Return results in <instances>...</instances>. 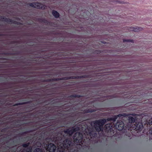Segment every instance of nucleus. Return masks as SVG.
Returning a JSON list of instances; mask_svg holds the SVG:
<instances>
[{"label":"nucleus","instance_id":"1","mask_svg":"<svg viewBox=\"0 0 152 152\" xmlns=\"http://www.w3.org/2000/svg\"><path fill=\"white\" fill-rule=\"evenodd\" d=\"M71 144V142L68 140H66L63 141V143L60 142L57 143V146L59 151L64 152L65 151V149H68Z\"/></svg>","mask_w":152,"mask_h":152},{"label":"nucleus","instance_id":"2","mask_svg":"<svg viewBox=\"0 0 152 152\" xmlns=\"http://www.w3.org/2000/svg\"><path fill=\"white\" fill-rule=\"evenodd\" d=\"M106 122V120L105 119L100 120L94 121V126L96 130L98 132L102 131L103 130L102 126Z\"/></svg>","mask_w":152,"mask_h":152},{"label":"nucleus","instance_id":"3","mask_svg":"<svg viewBox=\"0 0 152 152\" xmlns=\"http://www.w3.org/2000/svg\"><path fill=\"white\" fill-rule=\"evenodd\" d=\"M31 6L38 9H45L46 6L40 3L34 2L30 4L29 5Z\"/></svg>","mask_w":152,"mask_h":152},{"label":"nucleus","instance_id":"4","mask_svg":"<svg viewBox=\"0 0 152 152\" xmlns=\"http://www.w3.org/2000/svg\"><path fill=\"white\" fill-rule=\"evenodd\" d=\"M45 148L49 152H54L56 149V146L53 144L50 143L46 145Z\"/></svg>","mask_w":152,"mask_h":152},{"label":"nucleus","instance_id":"5","mask_svg":"<svg viewBox=\"0 0 152 152\" xmlns=\"http://www.w3.org/2000/svg\"><path fill=\"white\" fill-rule=\"evenodd\" d=\"M79 128L77 127L76 128L73 127L69 129L66 131H64L65 134H69V135H71L74 132H76V131L79 130Z\"/></svg>","mask_w":152,"mask_h":152},{"label":"nucleus","instance_id":"6","mask_svg":"<svg viewBox=\"0 0 152 152\" xmlns=\"http://www.w3.org/2000/svg\"><path fill=\"white\" fill-rule=\"evenodd\" d=\"M129 31H134L135 32H138L142 29V28L138 27H130L128 28Z\"/></svg>","mask_w":152,"mask_h":152},{"label":"nucleus","instance_id":"7","mask_svg":"<svg viewBox=\"0 0 152 152\" xmlns=\"http://www.w3.org/2000/svg\"><path fill=\"white\" fill-rule=\"evenodd\" d=\"M124 124L122 121L118 122L116 124V127L118 130H121L124 128Z\"/></svg>","mask_w":152,"mask_h":152},{"label":"nucleus","instance_id":"8","mask_svg":"<svg viewBox=\"0 0 152 152\" xmlns=\"http://www.w3.org/2000/svg\"><path fill=\"white\" fill-rule=\"evenodd\" d=\"M143 127L142 124L141 123H139L137 124L135 129L136 130H140L142 129Z\"/></svg>","mask_w":152,"mask_h":152},{"label":"nucleus","instance_id":"9","mask_svg":"<svg viewBox=\"0 0 152 152\" xmlns=\"http://www.w3.org/2000/svg\"><path fill=\"white\" fill-rule=\"evenodd\" d=\"M129 115V114L126 115L125 114H124L123 115L122 114H119L117 116H115L113 117L110 118V119L109 120H112V121H115L116 120V119L117 118V117H120V116H126Z\"/></svg>","mask_w":152,"mask_h":152},{"label":"nucleus","instance_id":"10","mask_svg":"<svg viewBox=\"0 0 152 152\" xmlns=\"http://www.w3.org/2000/svg\"><path fill=\"white\" fill-rule=\"evenodd\" d=\"M53 15L56 18H58L59 16V14L58 12L55 11H53L52 12Z\"/></svg>","mask_w":152,"mask_h":152},{"label":"nucleus","instance_id":"11","mask_svg":"<svg viewBox=\"0 0 152 152\" xmlns=\"http://www.w3.org/2000/svg\"><path fill=\"white\" fill-rule=\"evenodd\" d=\"M128 120L129 122L130 123L134 122L135 121L134 118L132 117H129Z\"/></svg>","mask_w":152,"mask_h":152},{"label":"nucleus","instance_id":"12","mask_svg":"<svg viewBox=\"0 0 152 152\" xmlns=\"http://www.w3.org/2000/svg\"><path fill=\"white\" fill-rule=\"evenodd\" d=\"M34 152H43V151L40 148H37L34 151Z\"/></svg>","mask_w":152,"mask_h":152},{"label":"nucleus","instance_id":"13","mask_svg":"<svg viewBox=\"0 0 152 152\" xmlns=\"http://www.w3.org/2000/svg\"><path fill=\"white\" fill-rule=\"evenodd\" d=\"M123 41L124 42H132L133 41L132 40H125V39H123Z\"/></svg>","mask_w":152,"mask_h":152},{"label":"nucleus","instance_id":"14","mask_svg":"<svg viewBox=\"0 0 152 152\" xmlns=\"http://www.w3.org/2000/svg\"><path fill=\"white\" fill-rule=\"evenodd\" d=\"M29 145V144L28 143H27V144H24L23 145V147H26L27 146H28Z\"/></svg>","mask_w":152,"mask_h":152},{"label":"nucleus","instance_id":"15","mask_svg":"<svg viewBox=\"0 0 152 152\" xmlns=\"http://www.w3.org/2000/svg\"><path fill=\"white\" fill-rule=\"evenodd\" d=\"M79 136H80V139L81 140L83 139V137L82 136L81 134H80V133H79Z\"/></svg>","mask_w":152,"mask_h":152},{"label":"nucleus","instance_id":"16","mask_svg":"<svg viewBox=\"0 0 152 152\" xmlns=\"http://www.w3.org/2000/svg\"><path fill=\"white\" fill-rule=\"evenodd\" d=\"M93 111H92V110H91V111L87 110V111L86 112H87V113L91 112H92Z\"/></svg>","mask_w":152,"mask_h":152},{"label":"nucleus","instance_id":"17","mask_svg":"<svg viewBox=\"0 0 152 152\" xmlns=\"http://www.w3.org/2000/svg\"><path fill=\"white\" fill-rule=\"evenodd\" d=\"M31 149H29V151L27 152H31Z\"/></svg>","mask_w":152,"mask_h":152},{"label":"nucleus","instance_id":"18","mask_svg":"<svg viewBox=\"0 0 152 152\" xmlns=\"http://www.w3.org/2000/svg\"><path fill=\"white\" fill-rule=\"evenodd\" d=\"M76 140H78V142H80V139H79H79L78 138V139L76 138Z\"/></svg>","mask_w":152,"mask_h":152},{"label":"nucleus","instance_id":"19","mask_svg":"<svg viewBox=\"0 0 152 152\" xmlns=\"http://www.w3.org/2000/svg\"><path fill=\"white\" fill-rule=\"evenodd\" d=\"M118 3H122V2H119Z\"/></svg>","mask_w":152,"mask_h":152},{"label":"nucleus","instance_id":"20","mask_svg":"<svg viewBox=\"0 0 152 152\" xmlns=\"http://www.w3.org/2000/svg\"><path fill=\"white\" fill-rule=\"evenodd\" d=\"M96 133H94V135L95 136L96 135Z\"/></svg>","mask_w":152,"mask_h":152},{"label":"nucleus","instance_id":"21","mask_svg":"<svg viewBox=\"0 0 152 152\" xmlns=\"http://www.w3.org/2000/svg\"><path fill=\"white\" fill-rule=\"evenodd\" d=\"M20 104V103H19V104Z\"/></svg>","mask_w":152,"mask_h":152},{"label":"nucleus","instance_id":"22","mask_svg":"<svg viewBox=\"0 0 152 152\" xmlns=\"http://www.w3.org/2000/svg\"><path fill=\"white\" fill-rule=\"evenodd\" d=\"M61 141V142H62V140H60V141Z\"/></svg>","mask_w":152,"mask_h":152},{"label":"nucleus","instance_id":"23","mask_svg":"<svg viewBox=\"0 0 152 152\" xmlns=\"http://www.w3.org/2000/svg\"><path fill=\"white\" fill-rule=\"evenodd\" d=\"M151 134H152V133H151Z\"/></svg>","mask_w":152,"mask_h":152}]
</instances>
